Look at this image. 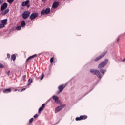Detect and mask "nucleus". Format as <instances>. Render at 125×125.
Segmentation results:
<instances>
[{
	"mask_svg": "<svg viewBox=\"0 0 125 125\" xmlns=\"http://www.w3.org/2000/svg\"><path fill=\"white\" fill-rule=\"evenodd\" d=\"M8 5V4H7V3H4L3 4H2L1 6V11L2 15H5L6 13H8V12H9V9H6Z\"/></svg>",
	"mask_w": 125,
	"mask_h": 125,
	"instance_id": "1",
	"label": "nucleus"
},
{
	"mask_svg": "<svg viewBox=\"0 0 125 125\" xmlns=\"http://www.w3.org/2000/svg\"><path fill=\"white\" fill-rule=\"evenodd\" d=\"M90 72L91 73V74H93V75H96L97 77H98L99 79L102 78V75H101V73L99 70L97 69H92L90 70Z\"/></svg>",
	"mask_w": 125,
	"mask_h": 125,
	"instance_id": "2",
	"label": "nucleus"
},
{
	"mask_svg": "<svg viewBox=\"0 0 125 125\" xmlns=\"http://www.w3.org/2000/svg\"><path fill=\"white\" fill-rule=\"evenodd\" d=\"M108 59H106L104 61L102 62H101L100 64H99L98 68L99 69H102V68H104L105 67V65H107V63H108Z\"/></svg>",
	"mask_w": 125,
	"mask_h": 125,
	"instance_id": "3",
	"label": "nucleus"
},
{
	"mask_svg": "<svg viewBox=\"0 0 125 125\" xmlns=\"http://www.w3.org/2000/svg\"><path fill=\"white\" fill-rule=\"evenodd\" d=\"M0 28H3L7 24V19H5L0 21Z\"/></svg>",
	"mask_w": 125,
	"mask_h": 125,
	"instance_id": "4",
	"label": "nucleus"
},
{
	"mask_svg": "<svg viewBox=\"0 0 125 125\" xmlns=\"http://www.w3.org/2000/svg\"><path fill=\"white\" fill-rule=\"evenodd\" d=\"M30 11H26L22 13V17L24 19H27L30 16Z\"/></svg>",
	"mask_w": 125,
	"mask_h": 125,
	"instance_id": "5",
	"label": "nucleus"
},
{
	"mask_svg": "<svg viewBox=\"0 0 125 125\" xmlns=\"http://www.w3.org/2000/svg\"><path fill=\"white\" fill-rule=\"evenodd\" d=\"M65 107H66V104H63L55 108V113H58V112H60V111H61V110H62V109H64Z\"/></svg>",
	"mask_w": 125,
	"mask_h": 125,
	"instance_id": "6",
	"label": "nucleus"
},
{
	"mask_svg": "<svg viewBox=\"0 0 125 125\" xmlns=\"http://www.w3.org/2000/svg\"><path fill=\"white\" fill-rule=\"evenodd\" d=\"M66 85H66L62 84L59 86L58 87L59 91L57 92V94H59V93H61V92L63 91V89H64V88L66 87Z\"/></svg>",
	"mask_w": 125,
	"mask_h": 125,
	"instance_id": "7",
	"label": "nucleus"
},
{
	"mask_svg": "<svg viewBox=\"0 0 125 125\" xmlns=\"http://www.w3.org/2000/svg\"><path fill=\"white\" fill-rule=\"evenodd\" d=\"M50 12V8H47L45 9H43L41 12V14L42 15H44V14H48Z\"/></svg>",
	"mask_w": 125,
	"mask_h": 125,
	"instance_id": "8",
	"label": "nucleus"
},
{
	"mask_svg": "<svg viewBox=\"0 0 125 125\" xmlns=\"http://www.w3.org/2000/svg\"><path fill=\"white\" fill-rule=\"evenodd\" d=\"M87 119V116L86 115H82L80 116L79 117L76 118V121H81V120H86Z\"/></svg>",
	"mask_w": 125,
	"mask_h": 125,
	"instance_id": "9",
	"label": "nucleus"
},
{
	"mask_svg": "<svg viewBox=\"0 0 125 125\" xmlns=\"http://www.w3.org/2000/svg\"><path fill=\"white\" fill-rule=\"evenodd\" d=\"M53 100H54L55 103H56L57 104H59V103H60V100H59V98H58V97L54 95L53 96Z\"/></svg>",
	"mask_w": 125,
	"mask_h": 125,
	"instance_id": "10",
	"label": "nucleus"
},
{
	"mask_svg": "<svg viewBox=\"0 0 125 125\" xmlns=\"http://www.w3.org/2000/svg\"><path fill=\"white\" fill-rule=\"evenodd\" d=\"M38 16V13H33L31 14V15L30 16V18L31 20H33V19H35L36 17Z\"/></svg>",
	"mask_w": 125,
	"mask_h": 125,
	"instance_id": "11",
	"label": "nucleus"
},
{
	"mask_svg": "<svg viewBox=\"0 0 125 125\" xmlns=\"http://www.w3.org/2000/svg\"><path fill=\"white\" fill-rule=\"evenodd\" d=\"M106 55V52H104L103 54H102V55H100L99 57L96 58L95 59V61H98V60H100L102 57H104Z\"/></svg>",
	"mask_w": 125,
	"mask_h": 125,
	"instance_id": "12",
	"label": "nucleus"
},
{
	"mask_svg": "<svg viewBox=\"0 0 125 125\" xmlns=\"http://www.w3.org/2000/svg\"><path fill=\"white\" fill-rule=\"evenodd\" d=\"M45 107V104H43L41 107L39 109L38 113L41 114L42 111H43V109Z\"/></svg>",
	"mask_w": 125,
	"mask_h": 125,
	"instance_id": "13",
	"label": "nucleus"
},
{
	"mask_svg": "<svg viewBox=\"0 0 125 125\" xmlns=\"http://www.w3.org/2000/svg\"><path fill=\"white\" fill-rule=\"evenodd\" d=\"M58 5H59V3L58 2H55L53 4L52 8L54 9L57 8V7H58Z\"/></svg>",
	"mask_w": 125,
	"mask_h": 125,
	"instance_id": "14",
	"label": "nucleus"
},
{
	"mask_svg": "<svg viewBox=\"0 0 125 125\" xmlns=\"http://www.w3.org/2000/svg\"><path fill=\"white\" fill-rule=\"evenodd\" d=\"M37 57V54H34L32 56H30L29 57H28V58L27 59L26 62H28L29 60H30V59L34 58V57Z\"/></svg>",
	"mask_w": 125,
	"mask_h": 125,
	"instance_id": "15",
	"label": "nucleus"
},
{
	"mask_svg": "<svg viewBox=\"0 0 125 125\" xmlns=\"http://www.w3.org/2000/svg\"><path fill=\"white\" fill-rule=\"evenodd\" d=\"M29 2H30V1L26 0L25 2H23L22 3V6H26L27 4H29Z\"/></svg>",
	"mask_w": 125,
	"mask_h": 125,
	"instance_id": "16",
	"label": "nucleus"
},
{
	"mask_svg": "<svg viewBox=\"0 0 125 125\" xmlns=\"http://www.w3.org/2000/svg\"><path fill=\"white\" fill-rule=\"evenodd\" d=\"M9 92H11V89H6L3 91V93H9Z\"/></svg>",
	"mask_w": 125,
	"mask_h": 125,
	"instance_id": "17",
	"label": "nucleus"
},
{
	"mask_svg": "<svg viewBox=\"0 0 125 125\" xmlns=\"http://www.w3.org/2000/svg\"><path fill=\"white\" fill-rule=\"evenodd\" d=\"M100 72L102 74V75H105L107 70L106 69H100Z\"/></svg>",
	"mask_w": 125,
	"mask_h": 125,
	"instance_id": "18",
	"label": "nucleus"
},
{
	"mask_svg": "<svg viewBox=\"0 0 125 125\" xmlns=\"http://www.w3.org/2000/svg\"><path fill=\"white\" fill-rule=\"evenodd\" d=\"M26 26V22H25V21H22L21 22V26L25 27Z\"/></svg>",
	"mask_w": 125,
	"mask_h": 125,
	"instance_id": "19",
	"label": "nucleus"
},
{
	"mask_svg": "<svg viewBox=\"0 0 125 125\" xmlns=\"http://www.w3.org/2000/svg\"><path fill=\"white\" fill-rule=\"evenodd\" d=\"M16 59V57L14 55H13L11 57V59H12V60H13V61H14Z\"/></svg>",
	"mask_w": 125,
	"mask_h": 125,
	"instance_id": "20",
	"label": "nucleus"
},
{
	"mask_svg": "<svg viewBox=\"0 0 125 125\" xmlns=\"http://www.w3.org/2000/svg\"><path fill=\"white\" fill-rule=\"evenodd\" d=\"M31 83H32V79H29L28 80V85H29L30 84H31Z\"/></svg>",
	"mask_w": 125,
	"mask_h": 125,
	"instance_id": "21",
	"label": "nucleus"
},
{
	"mask_svg": "<svg viewBox=\"0 0 125 125\" xmlns=\"http://www.w3.org/2000/svg\"><path fill=\"white\" fill-rule=\"evenodd\" d=\"M21 26L19 25L16 28V30L19 31V30H21Z\"/></svg>",
	"mask_w": 125,
	"mask_h": 125,
	"instance_id": "22",
	"label": "nucleus"
},
{
	"mask_svg": "<svg viewBox=\"0 0 125 125\" xmlns=\"http://www.w3.org/2000/svg\"><path fill=\"white\" fill-rule=\"evenodd\" d=\"M44 77V74H43V73H42L41 75V77L40 78V80H43V77Z\"/></svg>",
	"mask_w": 125,
	"mask_h": 125,
	"instance_id": "23",
	"label": "nucleus"
},
{
	"mask_svg": "<svg viewBox=\"0 0 125 125\" xmlns=\"http://www.w3.org/2000/svg\"><path fill=\"white\" fill-rule=\"evenodd\" d=\"M34 121V118H32L29 120V124H32L33 123V121Z\"/></svg>",
	"mask_w": 125,
	"mask_h": 125,
	"instance_id": "24",
	"label": "nucleus"
},
{
	"mask_svg": "<svg viewBox=\"0 0 125 125\" xmlns=\"http://www.w3.org/2000/svg\"><path fill=\"white\" fill-rule=\"evenodd\" d=\"M53 60H54V58L53 57L51 58L50 60V63H53Z\"/></svg>",
	"mask_w": 125,
	"mask_h": 125,
	"instance_id": "25",
	"label": "nucleus"
},
{
	"mask_svg": "<svg viewBox=\"0 0 125 125\" xmlns=\"http://www.w3.org/2000/svg\"><path fill=\"white\" fill-rule=\"evenodd\" d=\"M7 1L9 3H12V2L14 1V0H7Z\"/></svg>",
	"mask_w": 125,
	"mask_h": 125,
	"instance_id": "26",
	"label": "nucleus"
},
{
	"mask_svg": "<svg viewBox=\"0 0 125 125\" xmlns=\"http://www.w3.org/2000/svg\"><path fill=\"white\" fill-rule=\"evenodd\" d=\"M25 79H26V75L23 76L22 77V81H24Z\"/></svg>",
	"mask_w": 125,
	"mask_h": 125,
	"instance_id": "27",
	"label": "nucleus"
},
{
	"mask_svg": "<svg viewBox=\"0 0 125 125\" xmlns=\"http://www.w3.org/2000/svg\"><path fill=\"white\" fill-rule=\"evenodd\" d=\"M33 117H34V118H35V119H36V118H38L39 117V115L36 114Z\"/></svg>",
	"mask_w": 125,
	"mask_h": 125,
	"instance_id": "28",
	"label": "nucleus"
},
{
	"mask_svg": "<svg viewBox=\"0 0 125 125\" xmlns=\"http://www.w3.org/2000/svg\"><path fill=\"white\" fill-rule=\"evenodd\" d=\"M0 68H4V66L2 64L0 63Z\"/></svg>",
	"mask_w": 125,
	"mask_h": 125,
	"instance_id": "29",
	"label": "nucleus"
},
{
	"mask_svg": "<svg viewBox=\"0 0 125 125\" xmlns=\"http://www.w3.org/2000/svg\"><path fill=\"white\" fill-rule=\"evenodd\" d=\"M10 74V71H8V72H7V76H9V75Z\"/></svg>",
	"mask_w": 125,
	"mask_h": 125,
	"instance_id": "30",
	"label": "nucleus"
},
{
	"mask_svg": "<svg viewBox=\"0 0 125 125\" xmlns=\"http://www.w3.org/2000/svg\"><path fill=\"white\" fill-rule=\"evenodd\" d=\"M2 3H3V0H0V4H1Z\"/></svg>",
	"mask_w": 125,
	"mask_h": 125,
	"instance_id": "31",
	"label": "nucleus"
},
{
	"mask_svg": "<svg viewBox=\"0 0 125 125\" xmlns=\"http://www.w3.org/2000/svg\"><path fill=\"white\" fill-rule=\"evenodd\" d=\"M7 58H9L10 57V55L9 54H7Z\"/></svg>",
	"mask_w": 125,
	"mask_h": 125,
	"instance_id": "32",
	"label": "nucleus"
},
{
	"mask_svg": "<svg viewBox=\"0 0 125 125\" xmlns=\"http://www.w3.org/2000/svg\"><path fill=\"white\" fill-rule=\"evenodd\" d=\"M24 90H26V88H23V89H22L21 91V92H22V91H24Z\"/></svg>",
	"mask_w": 125,
	"mask_h": 125,
	"instance_id": "33",
	"label": "nucleus"
},
{
	"mask_svg": "<svg viewBox=\"0 0 125 125\" xmlns=\"http://www.w3.org/2000/svg\"><path fill=\"white\" fill-rule=\"evenodd\" d=\"M122 62H125V58L123 59Z\"/></svg>",
	"mask_w": 125,
	"mask_h": 125,
	"instance_id": "34",
	"label": "nucleus"
},
{
	"mask_svg": "<svg viewBox=\"0 0 125 125\" xmlns=\"http://www.w3.org/2000/svg\"><path fill=\"white\" fill-rule=\"evenodd\" d=\"M120 41V39H117V42H119Z\"/></svg>",
	"mask_w": 125,
	"mask_h": 125,
	"instance_id": "35",
	"label": "nucleus"
},
{
	"mask_svg": "<svg viewBox=\"0 0 125 125\" xmlns=\"http://www.w3.org/2000/svg\"><path fill=\"white\" fill-rule=\"evenodd\" d=\"M43 2L46 1V0H42Z\"/></svg>",
	"mask_w": 125,
	"mask_h": 125,
	"instance_id": "36",
	"label": "nucleus"
},
{
	"mask_svg": "<svg viewBox=\"0 0 125 125\" xmlns=\"http://www.w3.org/2000/svg\"><path fill=\"white\" fill-rule=\"evenodd\" d=\"M30 7V5L27 6V7Z\"/></svg>",
	"mask_w": 125,
	"mask_h": 125,
	"instance_id": "37",
	"label": "nucleus"
},
{
	"mask_svg": "<svg viewBox=\"0 0 125 125\" xmlns=\"http://www.w3.org/2000/svg\"><path fill=\"white\" fill-rule=\"evenodd\" d=\"M15 91H17V90H16H16H15Z\"/></svg>",
	"mask_w": 125,
	"mask_h": 125,
	"instance_id": "38",
	"label": "nucleus"
}]
</instances>
